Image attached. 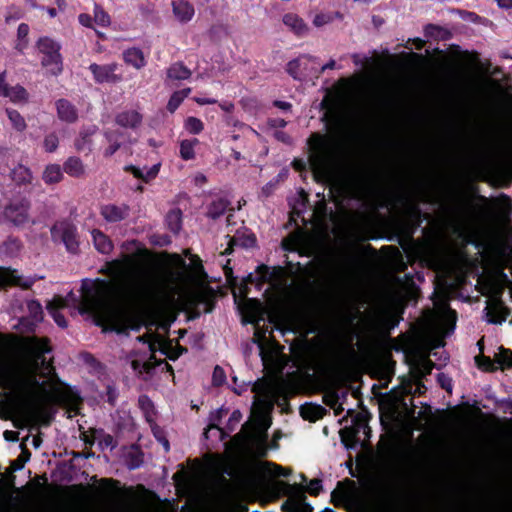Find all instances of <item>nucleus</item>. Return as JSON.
<instances>
[{"mask_svg":"<svg viewBox=\"0 0 512 512\" xmlns=\"http://www.w3.org/2000/svg\"><path fill=\"white\" fill-rule=\"evenodd\" d=\"M105 271L121 292L124 302L115 298L114 287L105 281L84 285L80 300L70 292L67 298L55 296L48 302L47 310L58 326H67L59 309L73 301L78 303L80 314H91L113 331L122 333L129 328H136L137 311L151 305L159 295L160 282L157 275L151 269L136 265L130 255L107 262Z\"/></svg>","mask_w":512,"mask_h":512,"instance_id":"obj_1","label":"nucleus"},{"mask_svg":"<svg viewBox=\"0 0 512 512\" xmlns=\"http://www.w3.org/2000/svg\"><path fill=\"white\" fill-rule=\"evenodd\" d=\"M50 351L46 340L29 339L25 355L7 373V388L33 396L39 402L52 401L59 390V379L54 367L45 358Z\"/></svg>","mask_w":512,"mask_h":512,"instance_id":"obj_2","label":"nucleus"},{"mask_svg":"<svg viewBox=\"0 0 512 512\" xmlns=\"http://www.w3.org/2000/svg\"><path fill=\"white\" fill-rule=\"evenodd\" d=\"M309 161L314 171L328 172L338 160V143L331 138L313 133L308 139Z\"/></svg>","mask_w":512,"mask_h":512,"instance_id":"obj_3","label":"nucleus"},{"mask_svg":"<svg viewBox=\"0 0 512 512\" xmlns=\"http://www.w3.org/2000/svg\"><path fill=\"white\" fill-rule=\"evenodd\" d=\"M30 201L27 198H15L0 209V223L17 227L30 222Z\"/></svg>","mask_w":512,"mask_h":512,"instance_id":"obj_4","label":"nucleus"},{"mask_svg":"<svg viewBox=\"0 0 512 512\" xmlns=\"http://www.w3.org/2000/svg\"><path fill=\"white\" fill-rule=\"evenodd\" d=\"M37 47L44 55L42 65L47 67L52 74H59L62 71L60 44L49 37H41L37 41Z\"/></svg>","mask_w":512,"mask_h":512,"instance_id":"obj_5","label":"nucleus"},{"mask_svg":"<svg viewBox=\"0 0 512 512\" xmlns=\"http://www.w3.org/2000/svg\"><path fill=\"white\" fill-rule=\"evenodd\" d=\"M51 235L54 241H61L69 252H77L79 242L74 224L68 221L57 222L51 228Z\"/></svg>","mask_w":512,"mask_h":512,"instance_id":"obj_6","label":"nucleus"},{"mask_svg":"<svg viewBox=\"0 0 512 512\" xmlns=\"http://www.w3.org/2000/svg\"><path fill=\"white\" fill-rule=\"evenodd\" d=\"M89 70L91 71L95 82L98 84H116L122 81V75L117 73V63H109L103 65L93 63L89 66Z\"/></svg>","mask_w":512,"mask_h":512,"instance_id":"obj_7","label":"nucleus"},{"mask_svg":"<svg viewBox=\"0 0 512 512\" xmlns=\"http://www.w3.org/2000/svg\"><path fill=\"white\" fill-rule=\"evenodd\" d=\"M35 282L33 277H24L16 270L0 267V287L5 285H16L24 289L30 288Z\"/></svg>","mask_w":512,"mask_h":512,"instance_id":"obj_8","label":"nucleus"},{"mask_svg":"<svg viewBox=\"0 0 512 512\" xmlns=\"http://www.w3.org/2000/svg\"><path fill=\"white\" fill-rule=\"evenodd\" d=\"M487 322L501 324L509 314V310L497 299H492L484 309Z\"/></svg>","mask_w":512,"mask_h":512,"instance_id":"obj_9","label":"nucleus"},{"mask_svg":"<svg viewBox=\"0 0 512 512\" xmlns=\"http://www.w3.org/2000/svg\"><path fill=\"white\" fill-rule=\"evenodd\" d=\"M129 211L130 208L126 204H106L101 207L100 214L107 222L116 223L126 219Z\"/></svg>","mask_w":512,"mask_h":512,"instance_id":"obj_10","label":"nucleus"},{"mask_svg":"<svg viewBox=\"0 0 512 512\" xmlns=\"http://www.w3.org/2000/svg\"><path fill=\"white\" fill-rule=\"evenodd\" d=\"M171 6L175 19L182 24L190 22L195 15L194 6L187 0L172 1Z\"/></svg>","mask_w":512,"mask_h":512,"instance_id":"obj_11","label":"nucleus"},{"mask_svg":"<svg viewBox=\"0 0 512 512\" xmlns=\"http://www.w3.org/2000/svg\"><path fill=\"white\" fill-rule=\"evenodd\" d=\"M0 96L9 98L13 102H19L26 98V90L19 85L9 87L4 74L0 73Z\"/></svg>","mask_w":512,"mask_h":512,"instance_id":"obj_12","label":"nucleus"},{"mask_svg":"<svg viewBox=\"0 0 512 512\" xmlns=\"http://www.w3.org/2000/svg\"><path fill=\"white\" fill-rule=\"evenodd\" d=\"M96 126L84 127L79 132V136L75 139L74 146L77 151H91L92 136L96 133Z\"/></svg>","mask_w":512,"mask_h":512,"instance_id":"obj_13","label":"nucleus"},{"mask_svg":"<svg viewBox=\"0 0 512 512\" xmlns=\"http://www.w3.org/2000/svg\"><path fill=\"white\" fill-rule=\"evenodd\" d=\"M58 117L65 122L73 123L78 119L77 109L66 99L56 102Z\"/></svg>","mask_w":512,"mask_h":512,"instance_id":"obj_14","label":"nucleus"},{"mask_svg":"<svg viewBox=\"0 0 512 512\" xmlns=\"http://www.w3.org/2000/svg\"><path fill=\"white\" fill-rule=\"evenodd\" d=\"M283 23L298 36H304L308 33V26L297 14H285L283 16Z\"/></svg>","mask_w":512,"mask_h":512,"instance_id":"obj_15","label":"nucleus"},{"mask_svg":"<svg viewBox=\"0 0 512 512\" xmlns=\"http://www.w3.org/2000/svg\"><path fill=\"white\" fill-rule=\"evenodd\" d=\"M317 58L311 55H301L298 58L291 60L287 64V72L294 79H301L304 76L303 71L301 70V66L303 64H309L310 62H316Z\"/></svg>","mask_w":512,"mask_h":512,"instance_id":"obj_16","label":"nucleus"},{"mask_svg":"<svg viewBox=\"0 0 512 512\" xmlns=\"http://www.w3.org/2000/svg\"><path fill=\"white\" fill-rule=\"evenodd\" d=\"M115 121L122 127L136 128L142 122V116L135 110L123 111L116 116Z\"/></svg>","mask_w":512,"mask_h":512,"instance_id":"obj_17","label":"nucleus"},{"mask_svg":"<svg viewBox=\"0 0 512 512\" xmlns=\"http://www.w3.org/2000/svg\"><path fill=\"white\" fill-rule=\"evenodd\" d=\"M63 171L71 177L81 178L85 175L86 169L82 160L78 157H69L63 164Z\"/></svg>","mask_w":512,"mask_h":512,"instance_id":"obj_18","label":"nucleus"},{"mask_svg":"<svg viewBox=\"0 0 512 512\" xmlns=\"http://www.w3.org/2000/svg\"><path fill=\"white\" fill-rule=\"evenodd\" d=\"M95 249L102 254H109L113 250V243L107 235L98 229L91 232Z\"/></svg>","mask_w":512,"mask_h":512,"instance_id":"obj_19","label":"nucleus"},{"mask_svg":"<svg viewBox=\"0 0 512 512\" xmlns=\"http://www.w3.org/2000/svg\"><path fill=\"white\" fill-rule=\"evenodd\" d=\"M160 164H155L152 167H144L143 169L130 165L126 166L125 170L131 172L135 178L141 179L145 182H149L154 179L159 172Z\"/></svg>","mask_w":512,"mask_h":512,"instance_id":"obj_20","label":"nucleus"},{"mask_svg":"<svg viewBox=\"0 0 512 512\" xmlns=\"http://www.w3.org/2000/svg\"><path fill=\"white\" fill-rule=\"evenodd\" d=\"M191 76V71L182 63L172 64L167 70L166 84L173 81L186 80Z\"/></svg>","mask_w":512,"mask_h":512,"instance_id":"obj_21","label":"nucleus"},{"mask_svg":"<svg viewBox=\"0 0 512 512\" xmlns=\"http://www.w3.org/2000/svg\"><path fill=\"white\" fill-rule=\"evenodd\" d=\"M125 63L133 66L136 69H141L146 65V60L143 52L138 48H131L123 53Z\"/></svg>","mask_w":512,"mask_h":512,"instance_id":"obj_22","label":"nucleus"},{"mask_svg":"<svg viewBox=\"0 0 512 512\" xmlns=\"http://www.w3.org/2000/svg\"><path fill=\"white\" fill-rule=\"evenodd\" d=\"M93 440H85L86 443L92 444L94 441H98V444L102 450L110 448L113 449L115 447V441L114 438L110 435L105 433L103 430H94L93 431Z\"/></svg>","mask_w":512,"mask_h":512,"instance_id":"obj_23","label":"nucleus"},{"mask_svg":"<svg viewBox=\"0 0 512 512\" xmlns=\"http://www.w3.org/2000/svg\"><path fill=\"white\" fill-rule=\"evenodd\" d=\"M63 173L60 165L50 164L43 172V180L46 184H55L62 180Z\"/></svg>","mask_w":512,"mask_h":512,"instance_id":"obj_24","label":"nucleus"},{"mask_svg":"<svg viewBox=\"0 0 512 512\" xmlns=\"http://www.w3.org/2000/svg\"><path fill=\"white\" fill-rule=\"evenodd\" d=\"M12 180L18 185L30 183L32 180V173L24 165H18L11 171Z\"/></svg>","mask_w":512,"mask_h":512,"instance_id":"obj_25","label":"nucleus"},{"mask_svg":"<svg viewBox=\"0 0 512 512\" xmlns=\"http://www.w3.org/2000/svg\"><path fill=\"white\" fill-rule=\"evenodd\" d=\"M228 205L229 202L226 199L218 198L210 204L207 215L212 219H216L225 213Z\"/></svg>","mask_w":512,"mask_h":512,"instance_id":"obj_26","label":"nucleus"},{"mask_svg":"<svg viewBox=\"0 0 512 512\" xmlns=\"http://www.w3.org/2000/svg\"><path fill=\"white\" fill-rule=\"evenodd\" d=\"M28 34H29V26L25 23H21L17 29V41L15 44V49L22 53L28 46Z\"/></svg>","mask_w":512,"mask_h":512,"instance_id":"obj_27","label":"nucleus"},{"mask_svg":"<svg viewBox=\"0 0 512 512\" xmlns=\"http://www.w3.org/2000/svg\"><path fill=\"white\" fill-rule=\"evenodd\" d=\"M166 222L169 229L173 233H178L182 225V212L180 209H173L169 211L166 216Z\"/></svg>","mask_w":512,"mask_h":512,"instance_id":"obj_28","label":"nucleus"},{"mask_svg":"<svg viewBox=\"0 0 512 512\" xmlns=\"http://www.w3.org/2000/svg\"><path fill=\"white\" fill-rule=\"evenodd\" d=\"M190 92H191L190 88H185L183 90L174 92L168 101L167 109L171 113H173L180 106V104L183 102V100L186 97H188Z\"/></svg>","mask_w":512,"mask_h":512,"instance_id":"obj_29","label":"nucleus"},{"mask_svg":"<svg viewBox=\"0 0 512 512\" xmlns=\"http://www.w3.org/2000/svg\"><path fill=\"white\" fill-rule=\"evenodd\" d=\"M343 16L339 12H325V13H319L315 15L313 19V24L316 27H322L324 25H327L331 22H333L335 19H342Z\"/></svg>","mask_w":512,"mask_h":512,"instance_id":"obj_30","label":"nucleus"},{"mask_svg":"<svg viewBox=\"0 0 512 512\" xmlns=\"http://www.w3.org/2000/svg\"><path fill=\"white\" fill-rule=\"evenodd\" d=\"M198 144V139L183 140L180 143V156L184 160H191L195 157L194 147Z\"/></svg>","mask_w":512,"mask_h":512,"instance_id":"obj_31","label":"nucleus"},{"mask_svg":"<svg viewBox=\"0 0 512 512\" xmlns=\"http://www.w3.org/2000/svg\"><path fill=\"white\" fill-rule=\"evenodd\" d=\"M6 114L17 131L22 132L26 129V122L18 111L7 109Z\"/></svg>","mask_w":512,"mask_h":512,"instance_id":"obj_32","label":"nucleus"},{"mask_svg":"<svg viewBox=\"0 0 512 512\" xmlns=\"http://www.w3.org/2000/svg\"><path fill=\"white\" fill-rule=\"evenodd\" d=\"M185 129L191 133V134H199L203 131L204 129V124L203 122L199 119V118H196V117H188L186 120H185Z\"/></svg>","mask_w":512,"mask_h":512,"instance_id":"obj_33","label":"nucleus"},{"mask_svg":"<svg viewBox=\"0 0 512 512\" xmlns=\"http://www.w3.org/2000/svg\"><path fill=\"white\" fill-rule=\"evenodd\" d=\"M93 19L98 25H100L102 27H107L111 23L110 16L98 4L94 5V18Z\"/></svg>","mask_w":512,"mask_h":512,"instance_id":"obj_34","label":"nucleus"},{"mask_svg":"<svg viewBox=\"0 0 512 512\" xmlns=\"http://www.w3.org/2000/svg\"><path fill=\"white\" fill-rule=\"evenodd\" d=\"M131 367L135 372L139 374H149L150 371L155 367V364L151 360L140 361L136 359L131 361Z\"/></svg>","mask_w":512,"mask_h":512,"instance_id":"obj_35","label":"nucleus"},{"mask_svg":"<svg viewBox=\"0 0 512 512\" xmlns=\"http://www.w3.org/2000/svg\"><path fill=\"white\" fill-rule=\"evenodd\" d=\"M495 361L502 367H512V352L506 349H501L496 355Z\"/></svg>","mask_w":512,"mask_h":512,"instance_id":"obj_36","label":"nucleus"},{"mask_svg":"<svg viewBox=\"0 0 512 512\" xmlns=\"http://www.w3.org/2000/svg\"><path fill=\"white\" fill-rule=\"evenodd\" d=\"M44 149L46 152H54L59 145L58 136L55 133L48 134L44 139Z\"/></svg>","mask_w":512,"mask_h":512,"instance_id":"obj_37","label":"nucleus"},{"mask_svg":"<svg viewBox=\"0 0 512 512\" xmlns=\"http://www.w3.org/2000/svg\"><path fill=\"white\" fill-rule=\"evenodd\" d=\"M3 247L8 254L14 255L19 252L21 243L16 238H9L4 242Z\"/></svg>","mask_w":512,"mask_h":512,"instance_id":"obj_38","label":"nucleus"},{"mask_svg":"<svg viewBox=\"0 0 512 512\" xmlns=\"http://www.w3.org/2000/svg\"><path fill=\"white\" fill-rule=\"evenodd\" d=\"M27 307L34 320L38 321L42 318V306L39 302L29 301Z\"/></svg>","mask_w":512,"mask_h":512,"instance_id":"obj_39","label":"nucleus"},{"mask_svg":"<svg viewBox=\"0 0 512 512\" xmlns=\"http://www.w3.org/2000/svg\"><path fill=\"white\" fill-rule=\"evenodd\" d=\"M475 361L479 368L485 369V370H491L493 369V363L489 357L485 356H476Z\"/></svg>","mask_w":512,"mask_h":512,"instance_id":"obj_40","label":"nucleus"},{"mask_svg":"<svg viewBox=\"0 0 512 512\" xmlns=\"http://www.w3.org/2000/svg\"><path fill=\"white\" fill-rule=\"evenodd\" d=\"M225 381V373L224 370L216 366L213 371V383L215 385H221Z\"/></svg>","mask_w":512,"mask_h":512,"instance_id":"obj_41","label":"nucleus"},{"mask_svg":"<svg viewBox=\"0 0 512 512\" xmlns=\"http://www.w3.org/2000/svg\"><path fill=\"white\" fill-rule=\"evenodd\" d=\"M322 486H321V480L319 479H312L307 487V491L311 495H318L320 493Z\"/></svg>","mask_w":512,"mask_h":512,"instance_id":"obj_42","label":"nucleus"},{"mask_svg":"<svg viewBox=\"0 0 512 512\" xmlns=\"http://www.w3.org/2000/svg\"><path fill=\"white\" fill-rule=\"evenodd\" d=\"M266 472L273 476H277V477H280V476L286 477L289 475V472L286 469L282 468L281 466H277V465L273 466V470L269 469Z\"/></svg>","mask_w":512,"mask_h":512,"instance_id":"obj_43","label":"nucleus"},{"mask_svg":"<svg viewBox=\"0 0 512 512\" xmlns=\"http://www.w3.org/2000/svg\"><path fill=\"white\" fill-rule=\"evenodd\" d=\"M268 125L271 128H284L287 122L282 118H272L268 120Z\"/></svg>","mask_w":512,"mask_h":512,"instance_id":"obj_44","label":"nucleus"},{"mask_svg":"<svg viewBox=\"0 0 512 512\" xmlns=\"http://www.w3.org/2000/svg\"><path fill=\"white\" fill-rule=\"evenodd\" d=\"M317 408H311V407H302L301 408V415L304 419L309 420H315L317 419V416L312 413L313 410H316Z\"/></svg>","mask_w":512,"mask_h":512,"instance_id":"obj_45","label":"nucleus"},{"mask_svg":"<svg viewBox=\"0 0 512 512\" xmlns=\"http://www.w3.org/2000/svg\"><path fill=\"white\" fill-rule=\"evenodd\" d=\"M105 137L109 143H113L115 140L119 141L121 133L117 130H108L105 132Z\"/></svg>","mask_w":512,"mask_h":512,"instance_id":"obj_46","label":"nucleus"},{"mask_svg":"<svg viewBox=\"0 0 512 512\" xmlns=\"http://www.w3.org/2000/svg\"><path fill=\"white\" fill-rule=\"evenodd\" d=\"M109 147L105 150L104 156L110 157L112 156L121 146L119 141H114L113 143H109Z\"/></svg>","mask_w":512,"mask_h":512,"instance_id":"obj_47","label":"nucleus"},{"mask_svg":"<svg viewBox=\"0 0 512 512\" xmlns=\"http://www.w3.org/2000/svg\"><path fill=\"white\" fill-rule=\"evenodd\" d=\"M273 136L278 140L286 144L291 143V137L283 131H275Z\"/></svg>","mask_w":512,"mask_h":512,"instance_id":"obj_48","label":"nucleus"},{"mask_svg":"<svg viewBox=\"0 0 512 512\" xmlns=\"http://www.w3.org/2000/svg\"><path fill=\"white\" fill-rule=\"evenodd\" d=\"M154 435L157 438V440L163 445L165 451L168 452L170 449L168 439L165 436H163L162 433H160L158 431H154Z\"/></svg>","mask_w":512,"mask_h":512,"instance_id":"obj_49","label":"nucleus"},{"mask_svg":"<svg viewBox=\"0 0 512 512\" xmlns=\"http://www.w3.org/2000/svg\"><path fill=\"white\" fill-rule=\"evenodd\" d=\"M78 19L81 25L85 27H92L93 19L90 15L82 13L79 15Z\"/></svg>","mask_w":512,"mask_h":512,"instance_id":"obj_50","label":"nucleus"},{"mask_svg":"<svg viewBox=\"0 0 512 512\" xmlns=\"http://www.w3.org/2000/svg\"><path fill=\"white\" fill-rule=\"evenodd\" d=\"M274 188H275V184L274 183H272V182L267 183L262 188V193L264 194L265 197H268L274 191Z\"/></svg>","mask_w":512,"mask_h":512,"instance_id":"obj_51","label":"nucleus"},{"mask_svg":"<svg viewBox=\"0 0 512 512\" xmlns=\"http://www.w3.org/2000/svg\"><path fill=\"white\" fill-rule=\"evenodd\" d=\"M439 381H440L441 386L443 388H445L446 390H451L452 387H451L450 380L446 376L440 375L439 376Z\"/></svg>","mask_w":512,"mask_h":512,"instance_id":"obj_52","label":"nucleus"},{"mask_svg":"<svg viewBox=\"0 0 512 512\" xmlns=\"http://www.w3.org/2000/svg\"><path fill=\"white\" fill-rule=\"evenodd\" d=\"M286 486V489H287V494L291 495L293 493H298V492H302V489L296 485H289V484H285Z\"/></svg>","mask_w":512,"mask_h":512,"instance_id":"obj_53","label":"nucleus"},{"mask_svg":"<svg viewBox=\"0 0 512 512\" xmlns=\"http://www.w3.org/2000/svg\"><path fill=\"white\" fill-rule=\"evenodd\" d=\"M274 105L282 110H289L291 108V104L285 101H275Z\"/></svg>","mask_w":512,"mask_h":512,"instance_id":"obj_54","label":"nucleus"},{"mask_svg":"<svg viewBox=\"0 0 512 512\" xmlns=\"http://www.w3.org/2000/svg\"><path fill=\"white\" fill-rule=\"evenodd\" d=\"M436 31H438V27L433 24H429L425 27V33L428 36H433Z\"/></svg>","mask_w":512,"mask_h":512,"instance_id":"obj_55","label":"nucleus"},{"mask_svg":"<svg viewBox=\"0 0 512 512\" xmlns=\"http://www.w3.org/2000/svg\"><path fill=\"white\" fill-rule=\"evenodd\" d=\"M501 8L509 9L512 7V0H495Z\"/></svg>","mask_w":512,"mask_h":512,"instance_id":"obj_56","label":"nucleus"},{"mask_svg":"<svg viewBox=\"0 0 512 512\" xmlns=\"http://www.w3.org/2000/svg\"><path fill=\"white\" fill-rule=\"evenodd\" d=\"M336 68V62L335 60L331 59L329 62H327L325 65L321 67L320 73H323L327 69H334Z\"/></svg>","mask_w":512,"mask_h":512,"instance_id":"obj_57","label":"nucleus"},{"mask_svg":"<svg viewBox=\"0 0 512 512\" xmlns=\"http://www.w3.org/2000/svg\"><path fill=\"white\" fill-rule=\"evenodd\" d=\"M196 102L198 104L205 105V104H214V103H216V100L215 99H208V98H197Z\"/></svg>","mask_w":512,"mask_h":512,"instance_id":"obj_58","label":"nucleus"},{"mask_svg":"<svg viewBox=\"0 0 512 512\" xmlns=\"http://www.w3.org/2000/svg\"><path fill=\"white\" fill-rule=\"evenodd\" d=\"M222 110L226 112H231L234 109V105L230 102H224L220 104Z\"/></svg>","mask_w":512,"mask_h":512,"instance_id":"obj_59","label":"nucleus"},{"mask_svg":"<svg viewBox=\"0 0 512 512\" xmlns=\"http://www.w3.org/2000/svg\"><path fill=\"white\" fill-rule=\"evenodd\" d=\"M232 156H233V158H234L235 160H237V161H238V160H240V159H242V155H241V153H240L239 151H236V150H233V152H232Z\"/></svg>","mask_w":512,"mask_h":512,"instance_id":"obj_60","label":"nucleus"},{"mask_svg":"<svg viewBox=\"0 0 512 512\" xmlns=\"http://www.w3.org/2000/svg\"><path fill=\"white\" fill-rule=\"evenodd\" d=\"M47 12H48V14H49V16H50V17H55V16H56V14H57V11H56V9H55V8H48V9H47Z\"/></svg>","mask_w":512,"mask_h":512,"instance_id":"obj_61","label":"nucleus"},{"mask_svg":"<svg viewBox=\"0 0 512 512\" xmlns=\"http://www.w3.org/2000/svg\"><path fill=\"white\" fill-rule=\"evenodd\" d=\"M301 70L303 71L304 76H306V75L310 72V70H309V68H308V64H303V65L301 66Z\"/></svg>","mask_w":512,"mask_h":512,"instance_id":"obj_62","label":"nucleus"},{"mask_svg":"<svg viewBox=\"0 0 512 512\" xmlns=\"http://www.w3.org/2000/svg\"><path fill=\"white\" fill-rule=\"evenodd\" d=\"M195 265L197 266V268H198V267H199V268H202L200 258L195 257Z\"/></svg>","mask_w":512,"mask_h":512,"instance_id":"obj_63","label":"nucleus"},{"mask_svg":"<svg viewBox=\"0 0 512 512\" xmlns=\"http://www.w3.org/2000/svg\"><path fill=\"white\" fill-rule=\"evenodd\" d=\"M239 417H240V413H239L238 411H236V412H234V413L232 414V418H233V419H235V420H238V419H239Z\"/></svg>","mask_w":512,"mask_h":512,"instance_id":"obj_64","label":"nucleus"}]
</instances>
